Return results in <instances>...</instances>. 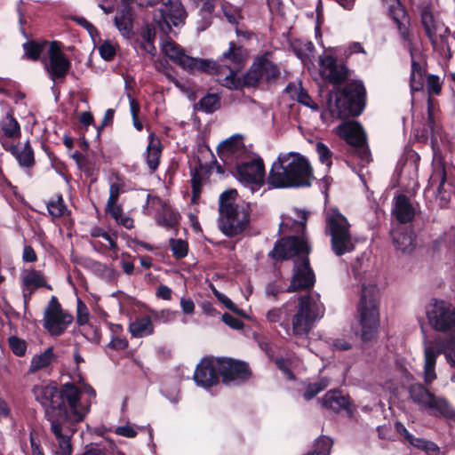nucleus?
<instances>
[{
    "label": "nucleus",
    "mask_w": 455,
    "mask_h": 455,
    "mask_svg": "<svg viewBox=\"0 0 455 455\" xmlns=\"http://www.w3.org/2000/svg\"><path fill=\"white\" fill-rule=\"evenodd\" d=\"M36 400L46 410L50 430L56 443L58 455H71V437L76 431V424L82 422L90 412L95 391L90 386L83 388L66 383L59 392L52 382L42 383L33 387Z\"/></svg>",
    "instance_id": "obj_1"
},
{
    "label": "nucleus",
    "mask_w": 455,
    "mask_h": 455,
    "mask_svg": "<svg viewBox=\"0 0 455 455\" xmlns=\"http://www.w3.org/2000/svg\"><path fill=\"white\" fill-rule=\"evenodd\" d=\"M309 251L310 247L305 237L289 236L276 243L274 249L269 251V256L276 260L299 256L294 261L293 274L291 284L286 289L287 292L313 287L315 279L307 257Z\"/></svg>",
    "instance_id": "obj_2"
},
{
    "label": "nucleus",
    "mask_w": 455,
    "mask_h": 455,
    "mask_svg": "<svg viewBox=\"0 0 455 455\" xmlns=\"http://www.w3.org/2000/svg\"><path fill=\"white\" fill-rule=\"evenodd\" d=\"M313 179V169L305 156L283 152L272 164L267 184L274 188L308 187Z\"/></svg>",
    "instance_id": "obj_3"
},
{
    "label": "nucleus",
    "mask_w": 455,
    "mask_h": 455,
    "mask_svg": "<svg viewBox=\"0 0 455 455\" xmlns=\"http://www.w3.org/2000/svg\"><path fill=\"white\" fill-rule=\"evenodd\" d=\"M235 190L226 191L220 197L219 226L223 234L234 236L242 233L249 223V206L234 203Z\"/></svg>",
    "instance_id": "obj_4"
},
{
    "label": "nucleus",
    "mask_w": 455,
    "mask_h": 455,
    "mask_svg": "<svg viewBox=\"0 0 455 455\" xmlns=\"http://www.w3.org/2000/svg\"><path fill=\"white\" fill-rule=\"evenodd\" d=\"M379 292L376 284L363 283L358 305L360 331L363 340H371L377 334L379 325Z\"/></svg>",
    "instance_id": "obj_5"
},
{
    "label": "nucleus",
    "mask_w": 455,
    "mask_h": 455,
    "mask_svg": "<svg viewBox=\"0 0 455 455\" xmlns=\"http://www.w3.org/2000/svg\"><path fill=\"white\" fill-rule=\"evenodd\" d=\"M443 354L451 368V380L455 383V339L447 341L435 340L424 345V362L421 376L426 385H431L437 378L436 359Z\"/></svg>",
    "instance_id": "obj_6"
},
{
    "label": "nucleus",
    "mask_w": 455,
    "mask_h": 455,
    "mask_svg": "<svg viewBox=\"0 0 455 455\" xmlns=\"http://www.w3.org/2000/svg\"><path fill=\"white\" fill-rule=\"evenodd\" d=\"M324 314V306L320 301L319 295L310 294L299 299L297 308L291 318L294 335L305 336L314 327Z\"/></svg>",
    "instance_id": "obj_7"
},
{
    "label": "nucleus",
    "mask_w": 455,
    "mask_h": 455,
    "mask_svg": "<svg viewBox=\"0 0 455 455\" xmlns=\"http://www.w3.org/2000/svg\"><path fill=\"white\" fill-rule=\"evenodd\" d=\"M326 232L331 236V245L337 256L348 253L355 249V243L347 218L337 209L326 212Z\"/></svg>",
    "instance_id": "obj_8"
},
{
    "label": "nucleus",
    "mask_w": 455,
    "mask_h": 455,
    "mask_svg": "<svg viewBox=\"0 0 455 455\" xmlns=\"http://www.w3.org/2000/svg\"><path fill=\"white\" fill-rule=\"evenodd\" d=\"M421 20L426 33L434 48L444 56L450 58L451 56V46L455 41V38L450 35L448 28L438 16L435 15L427 8L422 10Z\"/></svg>",
    "instance_id": "obj_9"
},
{
    "label": "nucleus",
    "mask_w": 455,
    "mask_h": 455,
    "mask_svg": "<svg viewBox=\"0 0 455 455\" xmlns=\"http://www.w3.org/2000/svg\"><path fill=\"white\" fill-rule=\"evenodd\" d=\"M247 57V52L242 47H237L234 43L229 44V49L223 52L221 61L224 68L218 70L220 75L219 82L228 89H237L241 87L242 82L237 76L238 72L243 68Z\"/></svg>",
    "instance_id": "obj_10"
},
{
    "label": "nucleus",
    "mask_w": 455,
    "mask_h": 455,
    "mask_svg": "<svg viewBox=\"0 0 455 455\" xmlns=\"http://www.w3.org/2000/svg\"><path fill=\"white\" fill-rule=\"evenodd\" d=\"M162 51L171 60L188 71L198 69L204 72H212L217 69V65L214 61L189 57L185 54L183 50L171 39H165L163 42Z\"/></svg>",
    "instance_id": "obj_11"
},
{
    "label": "nucleus",
    "mask_w": 455,
    "mask_h": 455,
    "mask_svg": "<svg viewBox=\"0 0 455 455\" xmlns=\"http://www.w3.org/2000/svg\"><path fill=\"white\" fill-rule=\"evenodd\" d=\"M73 322V316L63 310L52 296L44 313V327L52 336H60Z\"/></svg>",
    "instance_id": "obj_12"
},
{
    "label": "nucleus",
    "mask_w": 455,
    "mask_h": 455,
    "mask_svg": "<svg viewBox=\"0 0 455 455\" xmlns=\"http://www.w3.org/2000/svg\"><path fill=\"white\" fill-rule=\"evenodd\" d=\"M410 397L421 410H426L433 415H448L450 405L441 396H435L423 385L415 384L410 388Z\"/></svg>",
    "instance_id": "obj_13"
},
{
    "label": "nucleus",
    "mask_w": 455,
    "mask_h": 455,
    "mask_svg": "<svg viewBox=\"0 0 455 455\" xmlns=\"http://www.w3.org/2000/svg\"><path fill=\"white\" fill-rule=\"evenodd\" d=\"M430 325L442 332L451 331L455 328V309L443 300L431 301L426 309Z\"/></svg>",
    "instance_id": "obj_14"
},
{
    "label": "nucleus",
    "mask_w": 455,
    "mask_h": 455,
    "mask_svg": "<svg viewBox=\"0 0 455 455\" xmlns=\"http://www.w3.org/2000/svg\"><path fill=\"white\" fill-rule=\"evenodd\" d=\"M162 1L163 7L159 9V15H155V21L163 33L168 34L172 25L177 27L184 24L187 14L180 0Z\"/></svg>",
    "instance_id": "obj_15"
},
{
    "label": "nucleus",
    "mask_w": 455,
    "mask_h": 455,
    "mask_svg": "<svg viewBox=\"0 0 455 455\" xmlns=\"http://www.w3.org/2000/svg\"><path fill=\"white\" fill-rule=\"evenodd\" d=\"M44 68L53 83L63 81L71 68V62L56 42H52L48 49V59L44 60Z\"/></svg>",
    "instance_id": "obj_16"
},
{
    "label": "nucleus",
    "mask_w": 455,
    "mask_h": 455,
    "mask_svg": "<svg viewBox=\"0 0 455 455\" xmlns=\"http://www.w3.org/2000/svg\"><path fill=\"white\" fill-rule=\"evenodd\" d=\"M278 76V68L267 56H263L253 62L243 77V84L248 86H255L263 81L273 82Z\"/></svg>",
    "instance_id": "obj_17"
},
{
    "label": "nucleus",
    "mask_w": 455,
    "mask_h": 455,
    "mask_svg": "<svg viewBox=\"0 0 455 455\" xmlns=\"http://www.w3.org/2000/svg\"><path fill=\"white\" fill-rule=\"evenodd\" d=\"M236 176L241 182L251 185L252 191L258 189L264 184L265 180V168L262 159L256 158L238 164Z\"/></svg>",
    "instance_id": "obj_18"
},
{
    "label": "nucleus",
    "mask_w": 455,
    "mask_h": 455,
    "mask_svg": "<svg viewBox=\"0 0 455 455\" xmlns=\"http://www.w3.org/2000/svg\"><path fill=\"white\" fill-rule=\"evenodd\" d=\"M327 108L334 118H343L349 116H358L363 108H355V105L342 92H330L327 99Z\"/></svg>",
    "instance_id": "obj_19"
},
{
    "label": "nucleus",
    "mask_w": 455,
    "mask_h": 455,
    "mask_svg": "<svg viewBox=\"0 0 455 455\" xmlns=\"http://www.w3.org/2000/svg\"><path fill=\"white\" fill-rule=\"evenodd\" d=\"M219 374L221 375L225 384L229 385L233 382L244 380L249 378L250 371L247 364L233 359H218Z\"/></svg>",
    "instance_id": "obj_20"
},
{
    "label": "nucleus",
    "mask_w": 455,
    "mask_h": 455,
    "mask_svg": "<svg viewBox=\"0 0 455 455\" xmlns=\"http://www.w3.org/2000/svg\"><path fill=\"white\" fill-rule=\"evenodd\" d=\"M194 379L198 386L210 387L219 382V360L203 359L196 366Z\"/></svg>",
    "instance_id": "obj_21"
},
{
    "label": "nucleus",
    "mask_w": 455,
    "mask_h": 455,
    "mask_svg": "<svg viewBox=\"0 0 455 455\" xmlns=\"http://www.w3.org/2000/svg\"><path fill=\"white\" fill-rule=\"evenodd\" d=\"M320 73L323 77L332 84H340L346 78V68L343 65H338L334 58L324 56L320 60Z\"/></svg>",
    "instance_id": "obj_22"
},
{
    "label": "nucleus",
    "mask_w": 455,
    "mask_h": 455,
    "mask_svg": "<svg viewBox=\"0 0 455 455\" xmlns=\"http://www.w3.org/2000/svg\"><path fill=\"white\" fill-rule=\"evenodd\" d=\"M337 133L348 144L363 147L365 137L362 126L354 121L344 122L337 127Z\"/></svg>",
    "instance_id": "obj_23"
},
{
    "label": "nucleus",
    "mask_w": 455,
    "mask_h": 455,
    "mask_svg": "<svg viewBox=\"0 0 455 455\" xmlns=\"http://www.w3.org/2000/svg\"><path fill=\"white\" fill-rule=\"evenodd\" d=\"M321 403L324 408L334 412L345 411L349 417L353 415L349 398L336 389L328 391L322 398Z\"/></svg>",
    "instance_id": "obj_24"
},
{
    "label": "nucleus",
    "mask_w": 455,
    "mask_h": 455,
    "mask_svg": "<svg viewBox=\"0 0 455 455\" xmlns=\"http://www.w3.org/2000/svg\"><path fill=\"white\" fill-rule=\"evenodd\" d=\"M20 280L24 297L30 295L34 290L40 287L52 290V286L46 283L43 274L33 268L24 269L20 274Z\"/></svg>",
    "instance_id": "obj_25"
},
{
    "label": "nucleus",
    "mask_w": 455,
    "mask_h": 455,
    "mask_svg": "<svg viewBox=\"0 0 455 455\" xmlns=\"http://www.w3.org/2000/svg\"><path fill=\"white\" fill-rule=\"evenodd\" d=\"M244 152V145L240 136H233L222 141L218 147L220 157L224 161H231Z\"/></svg>",
    "instance_id": "obj_26"
},
{
    "label": "nucleus",
    "mask_w": 455,
    "mask_h": 455,
    "mask_svg": "<svg viewBox=\"0 0 455 455\" xmlns=\"http://www.w3.org/2000/svg\"><path fill=\"white\" fill-rule=\"evenodd\" d=\"M395 248L403 253H411L416 246V235L411 229L400 228L393 232Z\"/></svg>",
    "instance_id": "obj_27"
},
{
    "label": "nucleus",
    "mask_w": 455,
    "mask_h": 455,
    "mask_svg": "<svg viewBox=\"0 0 455 455\" xmlns=\"http://www.w3.org/2000/svg\"><path fill=\"white\" fill-rule=\"evenodd\" d=\"M76 322L79 325L84 326L87 329H84L88 339H91L94 341H99L100 339V333L97 326H93L90 323V314L85 304L78 299L77 307H76Z\"/></svg>",
    "instance_id": "obj_28"
},
{
    "label": "nucleus",
    "mask_w": 455,
    "mask_h": 455,
    "mask_svg": "<svg viewBox=\"0 0 455 455\" xmlns=\"http://www.w3.org/2000/svg\"><path fill=\"white\" fill-rule=\"evenodd\" d=\"M3 147L17 159L20 165L29 167L34 164V155L28 141L22 148L3 141Z\"/></svg>",
    "instance_id": "obj_29"
},
{
    "label": "nucleus",
    "mask_w": 455,
    "mask_h": 455,
    "mask_svg": "<svg viewBox=\"0 0 455 455\" xmlns=\"http://www.w3.org/2000/svg\"><path fill=\"white\" fill-rule=\"evenodd\" d=\"M393 213L399 222L406 223L413 219L415 209L405 196L400 195L395 199Z\"/></svg>",
    "instance_id": "obj_30"
},
{
    "label": "nucleus",
    "mask_w": 455,
    "mask_h": 455,
    "mask_svg": "<svg viewBox=\"0 0 455 455\" xmlns=\"http://www.w3.org/2000/svg\"><path fill=\"white\" fill-rule=\"evenodd\" d=\"M149 140L145 158L148 167L151 172H154L157 169L160 163L162 147L160 140L156 139L153 133L149 134Z\"/></svg>",
    "instance_id": "obj_31"
},
{
    "label": "nucleus",
    "mask_w": 455,
    "mask_h": 455,
    "mask_svg": "<svg viewBox=\"0 0 455 455\" xmlns=\"http://www.w3.org/2000/svg\"><path fill=\"white\" fill-rule=\"evenodd\" d=\"M57 356L53 352V348L48 347L43 353L35 355L30 362L29 372H36L40 370L48 368Z\"/></svg>",
    "instance_id": "obj_32"
},
{
    "label": "nucleus",
    "mask_w": 455,
    "mask_h": 455,
    "mask_svg": "<svg viewBox=\"0 0 455 455\" xmlns=\"http://www.w3.org/2000/svg\"><path fill=\"white\" fill-rule=\"evenodd\" d=\"M129 331L133 337L141 338L154 332V325L149 316L137 318L130 323Z\"/></svg>",
    "instance_id": "obj_33"
},
{
    "label": "nucleus",
    "mask_w": 455,
    "mask_h": 455,
    "mask_svg": "<svg viewBox=\"0 0 455 455\" xmlns=\"http://www.w3.org/2000/svg\"><path fill=\"white\" fill-rule=\"evenodd\" d=\"M0 127L2 135L0 140L4 141L3 137L7 139H16L20 136V127L17 120L10 114H7L1 121Z\"/></svg>",
    "instance_id": "obj_34"
},
{
    "label": "nucleus",
    "mask_w": 455,
    "mask_h": 455,
    "mask_svg": "<svg viewBox=\"0 0 455 455\" xmlns=\"http://www.w3.org/2000/svg\"><path fill=\"white\" fill-rule=\"evenodd\" d=\"M411 73L410 86L411 91H419L424 85V69L422 66L416 60L415 53L411 51Z\"/></svg>",
    "instance_id": "obj_35"
},
{
    "label": "nucleus",
    "mask_w": 455,
    "mask_h": 455,
    "mask_svg": "<svg viewBox=\"0 0 455 455\" xmlns=\"http://www.w3.org/2000/svg\"><path fill=\"white\" fill-rule=\"evenodd\" d=\"M115 25L125 37H130L132 35V12L128 8H124L117 12L115 18Z\"/></svg>",
    "instance_id": "obj_36"
},
{
    "label": "nucleus",
    "mask_w": 455,
    "mask_h": 455,
    "mask_svg": "<svg viewBox=\"0 0 455 455\" xmlns=\"http://www.w3.org/2000/svg\"><path fill=\"white\" fill-rule=\"evenodd\" d=\"M286 92L293 100H296L299 103L310 108L317 109V106L314 103L307 92L299 84H292L287 85Z\"/></svg>",
    "instance_id": "obj_37"
},
{
    "label": "nucleus",
    "mask_w": 455,
    "mask_h": 455,
    "mask_svg": "<svg viewBox=\"0 0 455 455\" xmlns=\"http://www.w3.org/2000/svg\"><path fill=\"white\" fill-rule=\"evenodd\" d=\"M347 99L355 105L356 108H362L360 105L363 101V99L365 95V88L361 82H353L350 83L345 89L343 92Z\"/></svg>",
    "instance_id": "obj_38"
},
{
    "label": "nucleus",
    "mask_w": 455,
    "mask_h": 455,
    "mask_svg": "<svg viewBox=\"0 0 455 455\" xmlns=\"http://www.w3.org/2000/svg\"><path fill=\"white\" fill-rule=\"evenodd\" d=\"M293 214L296 219L291 216L283 217L281 222V228L284 229L292 226L297 227V230H304L306 228V221L307 219V212L305 211L293 210Z\"/></svg>",
    "instance_id": "obj_39"
},
{
    "label": "nucleus",
    "mask_w": 455,
    "mask_h": 455,
    "mask_svg": "<svg viewBox=\"0 0 455 455\" xmlns=\"http://www.w3.org/2000/svg\"><path fill=\"white\" fill-rule=\"evenodd\" d=\"M289 311L286 306L275 307L267 311L266 316L268 322L279 323L286 328L289 323Z\"/></svg>",
    "instance_id": "obj_40"
},
{
    "label": "nucleus",
    "mask_w": 455,
    "mask_h": 455,
    "mask_svg": "<svg viewBox=\"0 0 455 455\" xmlns=\"http://www.w3.org/2000/svg\"><path fill=\"white\" fill-rule=\"evenodd\" d=\"M410 443L425 451L427 455H438L439 454V447L433 442L422 439V438H413L411 440Z\"/></svg>",
    "instance_id": "obj_41"
},
{
    "label": "nucleus",
    "mask_w": 455,
    "mask_h": 455,
    "mask_svg": "<svg viewBox=\"0 0 455 455\" xmlns=\"http://www.w3.org/2000/svg\"><path fill=\"white\" fill-rule=\"evenodd\" d=\"M330 385V380L326 378H323L316 382L311 383L307 387L306 391L303 394V398L306 401L311 400L317 394L322 392Z\"/></svg>",
    "instance_id": "obj_42"
},
{
    "label": "nucleus",
    "mask_w": 455,
    "mask_h": 455,
    "mask_svg": "<svg viewBox=\"0 0 455 455\" xmlns=\"http://www.w3.org/2000/svg\"><path fill=\"white\" fill-rule=\"evenodd\" d=\"M46 42L37 43L34 41H28L23 44V49L28 59L36 60L40 57L44 46Z\"/></svg>",
    "instance_id": "obj_43"
},
{
    "label": "nucleus",
    "mask_w": 455,
    "mask_h": 455,
    "mask_svg": "<svg viewBox=\"0 0 455 455\" xmlns=\"http://www.w3.org/2000/svg\"><path fill=\"white\" fill-rule=\"evenodd\" d=\"M332 440L328 436H321L315 443L314 451L307 455H329Z\"/></svg>",
    "instance_id": "obj_44"
},
{
    "label": "nucleus",
    "mask_w": 455,
    "mask_h": 455,
    "mask_svg": "<svg viewBox=\"0 0 455 455\" xmlns=\"http://www.w3.org/2000/svg\"><path fill=\"white\" fill-rule=\"evenodd\" d=\"M47 209L51 216L53 218H60L67 212V206L65 205L63 199L58 196L56 199L51 200L47 204Z\"/></svg>",
    "instance_id": "obj_45"
},
{
    "label": "nucleus",
    "mask_w": 455,
    "mask_h": 455,
    "mask_svg": "<svg viewBox=\"0 0 455 455\" xmlns=\"http://www.w3.org/2000/svg\"><path fill=\"white\" fill-rule=\"evenodd\" d=\"M199 108L206 113H212L220 108L219 98L215 94H208L201 99Z\"/></svg>",
    "instance_id": "obj_46"
},
{
    "label": "nucleus",
    "mask_w": 455,
    "mask_h": 455,
    "mask_svg": "<svg viewBox=\"0 0 455 455\" xmlns=\"http://www.w3.org/2000/svg\"><path fill=\"white\" fill-rule=\"evenodd\" d=\"M393 19L399 22L404 17V11L399 0H382Z\"/></svg>",
    "instance_id": "obj_47"
},
{
    "label": "nucleus",
    "mask_w": 455,
    "mask_h": 455,
    "mask_svg": "<svg viewBox=\"0 0 455 455\" xmlns=\"http://www.w3.org/2000/svg\"><path fill=\"white\" fill-rule=\"evenodd\" d=\"M221 10L223 15L226 17L227 20L232 25H237L238 20L242 18L240 10L230 4H222Z\"/></svg>",
    "instance_id": "obj_48"
},
{
    "label": "nucleus",
    "mask_w": 455,
    "mask_h": 455,
    "mask_svg": "<svg viewBox=\"0 0 455 455\" xmlns=\"http://www.w3.org/2000/svg\"><path fill=\"white\" fill-rule=\"evenodd\" d=\"M446 181V175L444 167L442 164H437L433 174L430 177V182L432 185H437V190L441 192V188Z\"/></svg>",
    "instance_id": "obj_49"
},
{
    "label": "nucleus",
    "mask_w": 455,
    "mask_h": 455,
    "mask_svg": "<svg viewBox=\"0 0 455 455\" xmlns=\"http://www.w3.org/2000/svg\"><path fill=\"white\" fill-rule=\"evenodd\" d=\"M171 250L177 259H181L188 254V243L181 239L170 240Z\"/></svg>",
    "instance_id": "obj_50"
},
{
    "label": "nucleus",
    "mask_w": 455,
    "mask_h": 455,
    "mask_svg": "<svg viewBox=\"0 0 455 455\" xmlns=\"http://www.w3.org/2000/svg\"><path fill=\"white\" fill-rule=\"evenodd\" d=\"M214 295L216 298L229 310L235 313L238 315L246 316V314L243 310L239 309L235 304L226 295L222 294L221 292L218 291L217 290L213 291Z\"/></svg>",
    "instance_id": "obj_51"
},
{
    "label": "nucleus",
    "mask_w": 455,
    "mask_h": 455,
    "mask_svg": "<svg viewBox=\"0 0 455 455\" xmlns=\"http://www.w3.org/2000/svg\"><path fill=\"white\" fill-rule=\"evenodd\" d=\"M315 150L318 154L320 162L323 164H325L329 169L331 165V152L330 149L323 143L318 142L315 146Z\"/></svg>",
    "instance_id": "obj_52"
},
{
    "label": "nucleus",
    "mask_w": 455,
    "mask_h": 455,
    "mask_svg": "<svg viewBox=\"0 0 455 455\" xmlns=\"http://www.w3.org/2000/svg\"><path fill=\"white\" fill-rule=\"evenodd\" d=\"M9 346L17 356H22L25 355L27 350V344L23 339L18 337L12 336L9 338Z\"/></svg>",
    "instance_id": "obj_53"
},
{
    "label": "nucleus",
    "mask_w": 455,
    "mask_h": 455,
    "mask_svg": "<svg viewBox=\"0 0 455 455\" xmlns=\"http://www.w3.org/2000/svg\"><path fill=\"white\" fill-rule=\"evenodd\" d=\"M99 52L105 60H111L116 55V46L110 41H105L99 47Z\"/></svg>",
    "instance_id": "obj_54"
},
{
    "label": "nucleus",
    "mask_w": 455,
    "mask_h": 455,
    "mask_svg": "<svg viewBox=\"0 0 455 455\" xmlns=\"http://www.w3.org/2000/svg\"><path fill=\"white\" fill-rule=\"evenodd\" d=\"M115 433L118 435L124 436L127 438H133L137 435V430L134 426L127 424L124 426H119L116 428Z\"/></svg>",
    "instance_id": "obj_55"
},
{
    "label": "nucleus",
    "mask_w": 455,
    "mask_h": 455,
    "mask_svg": "<svg viewBox=\"0 0 455 455\" xmlns=\"http://www.w3.org/2000/svg\"><path fill=\"white\" fill-rule=\"evenodd\" d=\"M222 321L235 330H241L243 327V323L241 320L227 313L222 315Z\"/></svg>",
    "instance_id": "obj_56"
},
{
    "label": "nucleus",
    "mask_w": 455,
    "mask_h": 455,
    "mask_svg": "<svg viewBox=\"0 0 455 455\" xmlns=\"http://www.w3.org/2000/svg\"><path fill=\"white\" fill-rule=\"evenodd\" d=\"M166 217L159 218L158 223L165 226V227H172L178 221V214L176 212H172L171 210H166Z\"/></svg>",
    "instance_id": "obj_57"
},
{
    "label": "nucleus",
    "mask_w": 455,
    "mask_h": 455,
    "mask_svg": "<svg viewBox=\"0 0 455 455\" xmlns=\"http://www.w3.org/2000/svg\"><path fill=\"white\" fill-rule=\"evenodd\" d=\"M180 307L186 315H191L195 311V303L190 298L182 297L180 299Z\"/></svg>",
    "instance_id": "obj_58"
},
{
    "label": "nucleus",
    "mask_w": 455,
    "mask_h": 455,
    "mask_svg": "<svg viewBox=\"0 0 455 455\" xmlns=\"http://www.w3.org/2000/svg\"><path fill=\"white\" fill-rule=\"evenodd\" d=\"M106 210L116 220H119L123 215L122 209L116 203H107Z\"/></svg>",
    "instance_id": "obj_59"
},
{
    "label": "nucleus",
    "mask_w": 455,
    "mask_h": 455,
    "mask_svg": "<svg viewBox=\"0 0 455 455\" xmlns=\"http://www.w3.org/2000/svg\"><path fill=\"white\" fill-rule=\"evenodd\" d=\"M121 187L119 184L113 183L109 188V196L108 203L113 204L117 203L118 197L120 196Z\"/></svg>",
    "instance_id": "obj_60"
},
{
    "label": "nucleus",
    "mask_w": 455,
    "mask_h": 455,
    "mask_svg": "<svg viewBox=\"0 0 455 455\" xmlns=\"http://www.w3.org/2000/svg\"><path fill=\"white\" fill-rule=\"evenodd\" d=\"M427 89L430 92L438 94L441 92V85L439 80L435 76H430L427 78Z\"/></svg>",
    "instance_id": "obj_61"
},
{
    "label": "nucleus",
    "mask_w": 455,
    "mask_h": 455,
    "mask_svg": "<svg viewBox=\"0 0 455 455\" xmlns=\"http://www.w3.org/2000/svg\"><path fill=\"white\" fill-rule=\"evenodd\" d=\"M22 258L27 262H34L36 260V254L31 246H25Z\"/></svg>",
    "instance_id": "obj_62"
},
{
    "label": "nucleus",
    "mask_w": 455,
    "mask_h": 455,
    "mask_svg": "<svg viewBox=\"0 0 455 455\" xmlns=\"http://www.w3.org/2000/svg\"><path fill=\"white\" fill-rule=\"evenodd\" d=\"M156 295L163 299L169 300L172 297V290L166 285H160L157 289Z\"/></svg>",
    "instance_id": "obj_63"
},
{
    "label": "nucleus",
    "mask_w": 455,
    "mask_h": 455,
    "mask_svg": "<svg viewBox=\"0 0 455 455\" xmlns=\"http://www.w3.org/2000/svg\"><path fill=\"white\" fill-rule=\"evenodd\" d=\"M76 20L79 25L84 27L90 33L91 36H92V34L96 32V28H94V26L84 18H76Z\"/></svg>",
    "instance_id": "obj_64"
}]
</instances>
